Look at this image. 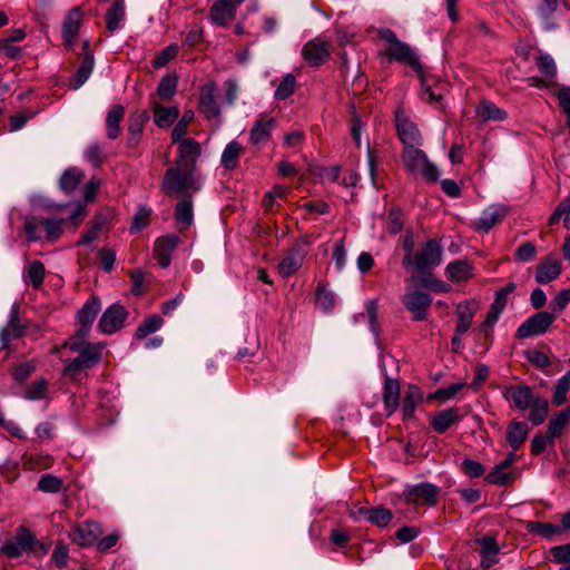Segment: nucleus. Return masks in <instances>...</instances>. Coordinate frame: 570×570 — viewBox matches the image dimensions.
Segmentation results:
<instances>
[{
    "mask_svg": "<svg viewBox=\"0 0 570 570\" xmlns=\"http://www.w3.org/2000/svg\"><path fill=\"white\" fill-rule=\"evenodd\" d=\"M104 347L105 345L101 343L94 344L85 338L78 337H73L65 342L61 348H68L71 352H77L78 356L65 366L63 375L75 380L82 371L96 366L100 362Z\"/></svg>",
    "mask_w": 570,
    "mask_h": 570,
    "instance_id": "nucleus-1",
    "label": "nucleus"
},
{
    "mask_svg": "<svg viewBox=\"0 0 570 570\" xmlns=\"http://www.w3.org/2000/svg\"><path fill=\"white\" fill-rule=\"evenodd\" d=\"M379 37L386 42L385 53L391 61L407 63L415 72L422 73L417 55L407 43L401 41L393 30L382 28L379 30Z\"/></svg>",
    "mask_w": 570,
    "mask_h": 570,
    "instance_id": "nucleus-2",
    "label": "nucleus"
},
{
    "mask_svg": "<svg viewBox=\"0 0 570 570\" xmlns=\"http://www.w3.org/2000/svg\"><path fill=\"white\" fill-rule=\"evenodd\" d=\"M194 171V169L175 164L174 167L168 168L165 173L163 189L168 195L199 190Z\"/></svg>",
    "mask_w": 570,
    "mask_h": 570,
    "instance_id": "nucleus-3",
    "label": "nucleus"
},
{
    "mask_svg": "<svg viewBox=\"0 0 570 570\" xmlns=\"http://www.w3.org/2000/svg\"><path fill=\"white\" fill-rule=\"evenodd\" d=\"M402 161L411 174L421 175L428 181L434 183L440 176L436 166L429 161L426 154L419 147L404 148Z\"/></svg>",
    "mask_w": 570,
    "mask_h": 570,
    "instance_id": "nucleus-4",
    "label": "nucleus"
},
{
    "mask_svg": "<svg viewBox=\"0 0 570 570\" xmlns=\"http://www.w3.org/2000/svg\"><path fill=\"white\" fill-rule=\"evenodd\" d=\"M443 248L439 239L432 238L419 248L412 258V265L420 272L439 266L442 262Z\"/></svg>",
    "mask_w": 570,
    "mask_h": 570,
    "instance_id": "nucleus-5",
    "label": "nucleus"
},
{
    "mask_svg": "<svg viewBox=\"0 0 570 570\" xmlns=\"http://www.w3.org/2000/svg\"><path fill=\"white\" fill-rule=\"evenodd\" d=\"M307 240H297L285 252L277 266L283 278H287L301 269L307 255Z\"/></svg>",
    "mask_w": 570,
    "mask_h": 570,
    "instance_id": "nucleus-6",
    "label": "nucleus"
},
{
    "mask_svg": "<svg viewBox=\"0 0 570 570\" xmlns=\"http://www.w3.org/2000/svg\"><path fill=\"white\" fill-rule=\"evenodd\" d=\"M36 543L35 534L28 528L21 525L13 538L6 540L0 553L8 558H19L24 552L32 551Z\"/></svg>",
    "mask_w": 570,
    "mask_h": 570,
    "instance_id": "nucleus-7",
    "label": "nucleus"
},
{
    "mask_svg": "<svg viewBox=\"0 0 570 570\" xmlns=\"http://www.w3.org/2000/svg\"><path fill=\"white\" fill-rule=\"evenodd\" d=\"M556 321V315L550 312H538L524 321L517 330L515 337L523 340L543 335Z\"/></svg>",
    "mask_w": 570,
    "mask_h": 570,
    "instance_id": "nucleus-8",
    "label": "nucleus"
},
{
    "mask_svg": "<svg viewBox=\"0 0 570 570\" xmlns=\"http://www.w3.org/2000/svg\"><path fill=\"white\" fill-rule=\"evenodd\" d=\"M395 126L404 148L420 147L422 145L423 139L417 126L410 119L402 107H399L395 111Z\"/></svg>",
    "mask_w": 570,
    "mask_h": 570,
    "instance_id": "nucleus-9",
    "label": "nucleus"
},
{
    "mask_svg": "<svg viewBox=\"0 0 570 570\" xmlns=\"http://www.w3.org/2000/svg\"><path fill=\"white\" fill-rule=\"evenodd\" d=\"M403 499L406 503L414 505H435L438 503L439 489L428 482L407 487L403 491Z\"/></svg>",
    "mask_w": 570,
    "mask_h": 570,
    "instance_id": "nucleus-10",
    "label": "nucleus"
},
{
    "mask_svg": "<svg viewBox=\"0 0 570 570\" xmlns=\"http://www.w3.org/2000/svg\"><path fill=\"white\" fill-rule=\"evenodd\" d=\"M302 56L309 66H321L331 56L330 42L321 37L314 38L304 45Z\"/></svg>",
    "mask_w": 570,
    "mask_h": 570,
    "instance_id": "nucleus-11",
    "label": "nucleus"
},
{
    "mask_svg": "<svg viewBox=\"0 0 570 570\" xmlns=\"http://www.w3.org/2000/svg\"><path fill=\"white\" fill-rule=\"evenodd\" d=\"M127 317L128 312L122 305L112 304L102 313L98 327L104 334H114L122 328Z\"/></svg>",
    "mask_w": 570,
    "mask_h": 570,
    "instance_id": "nucleus-12",
    "label": "nucleus"
},
{
    "mask_svg": "<svg viewBox=\"0 0 570 570\" xmlns=\"http://www.w3.org/2000/svg\"><path fill=\"white\" fill-rule=\"evenodd\" d=\"M102 534L101 525L95 521H85L72 527L69 538L80 547H90Z\"/></svg>",
    "mask_w": 570,
    "mask_h": 570,
    "instance_id": "nucleus-13",
    "label": "nucleus"
},
{
    "mask_svg": "<svg viewBox=\"0 0 570 570\" xmlns=\"http://www.w3.org/2000/svg\"><path fill=\"white\" fill-rule=\"evenodd\" d=\"M350 517L355 521H360V520L364 519L379 528H385L392 521L393 513L391 510H389L384 507H376V508L361 507V508H356V509H351Z\"/></svg>",
    "mask_w": 570,
    "mask_h": 570,
    "instance_id": "nucleus-14",
    "label": "nucleus"
},
{
    "mask_svg": "<svg viewBox=\"0 0 570 570\" xmlns=\"http://www.w3.org/2000/svg\"><path fill=\"white\" fill-rule=\"evenodd\" d=\"M402 302L406 309L412 313L414 321H423L426 318L432 297L423 292L407 291Z\"/></svg>",
    "mask_w": 570,
    "mask_h": 570,
    "instance_id": "nucleus-15",
    "label": "nucleus"
},
{
    "mask_svg": "<svg viewBox=\"0 0 570 570\" xmlns=\"http://www.w3.org/2000/svg\"><path fill=\"white\" fill-rule=\"evenodd\" d=\"M100 307L101 304L99 298L96 296H91L78 311L77 318L80 326L77 330L76 337L86 338L88 336V333L100 311Z\"/></svg>",
    "mask_w": 570,
    "mask_h": 570,
    "instance_id": "nucleus-16",
    "label": "nucleus"
},
{
    "mask_svg": "<svg viewBox=\"0 0 570 570\" xmlns=\"http://www.w3.org/2000/svg\"><path fill=\"white\" fill-rule=\"evenodd\" d=\"M217 87L209 81L200 88L199 110L207 119H215L220 116V108L216 99Z\"/></svg>",
    "mask_w": 570,
    "mask_h": 570,
    "instance_id": "nucleus-17",
    "label": "nucleus"
},
{
    "mask_svg": "<svg viewBox=\"0 0 570 570\" xmlns=\"http://www.w3.org/2000/svg\"><path fill=\"white\" fill-rule=\"evenodd\" d=\"M509 209L504 205H491L485 208L480 218L473 222L472 226L476 232L488 233L493 226L503 220Z\"/></svg>",
    "mask_w": 570,
    "mask_h": 570,
    "instance_id": "nucleus-18",
    "label": "nucleus"
},
{
    "mask_svg": "<svg viewBox=\"0 0 570 570\" xmlns=\"http://www.w3.org/2000/svg\"><path fill=\"white\" fill-rule=\"evenodd\" d=\"M176 164L195 170L196 161L200 156V144L193 138H185L179 141Z\"/></svg>",
    "mask_w": 570,
    "mask_h": 570,
    "instance_id": "nucleus-19",
    "label": "nucleus"
},
{
    "mask_svg": "<svg viewBox=\"0 0 570 570\" xmlns=\"http://www.w3.org/2000/svg\"><path fill=\"white\" fill-rule=\"evenodd\" d=\"M26 327L19 317V312L13 307L10 312V320L0 333L1 348H8L13 340H18L24 335Z\"/></svg>",
    "mask_w": 570,
    "mask_h": 570,
    "instance_id": "nucleus-20",
    "label": "nucleus"
},
{
    "mask_svg": "<svg viewBox=\"0 0 570 570\" xmlns=\"http://www.w3.org/2000/svg\"><path fill=\"white\" fill-rule=\"evenodd\" d=\"M275 125L276 121L273 117H261L257 119L249 131L250 142L255 146L267 142Z\"/></svg>",
    "mask_w": 570,
    "mask_h": 570,
    "instance_id": "nucleus-21",
    "label": "nucleus"
},
{
    "mask_svg": "<svg viewBox=\"0 0 570 570\" xmlns=\"http://www.w3.org/2000/svg\"><path fill=\"white\" fill-rule=\"evenodd\" d=\"M81 22H82V13H81L80 8H78V7L72 8L68 12V14L65 19V22H63V27H62L63 41L68 48H71L73 46V42L79 32Z\"/></svg>",
    "mask_w": 570,
    "mask_h": 570,
    "instance_id": "nucleus-22",
    "label": "nucleus"
},
{
    "mask_svg": "<svg viewBox=\"0 0 570 570\" xmlns=\"http://www.w3.org/2000/svg\"><path fill=\"white\" fill-rule=\"evenodd\" d=\"M178 237L176 235H167L159 237L155 243V255L158 264L166 268L170 264L171 254L178 245Z\"/></svg>",
    "mask_w": 570,
    "mask_h": 570,
    "instance_id": "nucleus-23",
    "label": "nucleus"
},
{
    "mask_svg": "<svg viewBox=\"0 0 570 570\" xmlns=\"http://www.w3.org/2000/svg\"><path fill=\"white\" fill-rule=\"evenodd\" d=\"M479 309V304L474 299L465 301L456 306V333L465 334L471 327L472 320Z\"/></svg>",
    "mask_w": 570,
    "mask_h": 570,
    "instance_id": "nucleus-24",
    "label": "nucleus"
},
{
    "mask_svg": "<svg viewBox=\"0 0 570 570\" xmlns=\"http://www.w3.org/2000/svg\"><path fill=\"white\" fill-rule=\"evenodd\" d=\"M400 382L391 377L385 379L383 389V403L386 416H391L400 406Z\"/></svg>",
    "mask_w": 570,
    "mask_h": 570,
    "instance_id": "nucleus-25",
    "label": "nucleus"
},
{
    "mask_svg": "<svg viewBox=\"0 0 570 570\" xmlns=\"http://www.w3.org/2000/svg\"><path fill=\"white\" fill-rule=\"evenodd\" d=\"M462 417L463 415L460 413L459 409L450 407L435 413L431 420V425L435 432L444 433Z\"/></svg>",
    "mask_w": 570,
    "mask_h": 570,
    "instance_id": "nucleus-26",
    "label": "nucleus"
},
{
    "mask_svg": "<svg viewBox=\"0 0 570 570\" xmlns=\"http://www.w3.org/2000/svg\"><path fill=\"white\" fill-rule=\"evenodd\" d=\"M154 112V122L160 128H167L174 124L179 116V109L175 106L164 107L156 100H150Z\"/></svg>",
    "mask_w": 570,
    "mask_h": 570,
    "instance_id": "nucleus-27",
    "label": "nucleus"
},
{
    "mask_svg": "<svg viewBox=\"0 0 570 570\" xmlns=\"http://www.w3.org/2000/svg\"><path fill=\"white\" fill-rule=\"evenodd\" d=\"M148 119L149 117L146 111H136L130 116L127 140L129 147L134 148L139 144L145 124L148 121Z\"/></svg>",
    "mask_w": 570,
    "mask_h": 570,
    "instance_id": "nucleus-28",
    "label": "nucleus"
},
{
    "mask_svg": "<svg viewBox=\"0 0 570 570\" xmlns=\"http://www.w3.org/2000/svg\"><path fill=\"white\" fill-rule=\"evenodd\" d=\"M110 217L111 213L109 210L97 213L90 223V228L81 235L77 245H88L97 239L100 230L109 222Z\"/></svg>",
    "mask_w": 570,
    "mask_h": 570,
    "instance_id": "nucleus-29",
    "label": "nucleus"
},
{
    "mask_svg": "<svg viewBox=\"0 0 570 570\" xmlns=\"http://www.w3.org/2000/svg\"><path fill=\"white\" fill-rule=\"evenodd\" d=\"M83 48L86 50V53L81 61L80 67L78 68L77 72L73 77V81H72L73 89L80 88L88 80V78L90 77V75L92 72L94 65H95L94 53L91 51H89V49H88L89 48L88 40H86L83 42Z\"/></svg>",
    "mask_w": 570,
    "mask_h": 570,
    "instance_id": "nucleus-30",
    "label": "nucleus"
},
{
    "mask_svg": "<svg viewBox=\"0 0 570 570\" xmlns=\"http://www.w3.org/2000/svg\"><path fill=\"white\" fill-rule=\"evenodd\" d=\"M507 397L520 410H527L535 400L533 399L532 390L528 385H514L509 387Z\"/></svg>",
    "mask_w": 570,
    "mask_h": 570,
    "instance_id": "nucleus-31",
    "label": "nucleus"
},
{
    "mask_svg": "<svg viewBox=\"0 0 570 570\" xmlns=\"http://www.w3.org/2000/svg\"><path fill=\"white\" fill-rule=\"evenodd\" d=\"M125 116V108L121 105H115L107 114L106 135L109 139L119 137L121 129L120 124Z\"/></svg>",
    "mask_w": 570,
    "mask_h": 570,
    "instance_id": "nucleus-32",
    "label": "nucleus"
},
{
    "mask_svg": "<svg viewBox=\"0 0 570 570\" xmlns=\"http://www.w3.org/2000/svg\"><path fill=\"white\" fill-rule=\"evenodd\" d=\"M505 306L507 297H504L503 294H499L497 292L494 301L491 304L490 309L487 313L485 320L481 325V330L484 332L485 335H488L489 330L492 328L493 325L497 323L501 313L504 311Z\"/></svg>",
    "mask_w": 570,
    "mask_h": 570,
    "instance_id": "nucleus-33",
    "label": "nucleus"
},
{
    "mask_svg": "<svg viewBox=\"0 0 570 570\" xmlns=\"http://www.w3.org/2000/svg\"><path fill=\"white\" fill-rule=\"evenodd\" d=\"M560 274V262L558 259H547L538 265L535 281L540 284H547L556 279Z\"/></svg>",
    "mask_w": 570,
    "mask_h": 570,
    "instance_id": "nucleus-34",
    "label": "nucleus"
},
{
    "mask_svg": "<svg viewBox=\"0 0 570 570\" xmlns=\"http://www.w3.org/2000/svg\"><path fill=\"white\" fill-rule=\"evenodd\" d=\"M423 394L421 389L414 384H410L405 391L402 404V412L404 419H412L416 406L422 402Z\"/></svg>",
    "mask_w": 570,
    "mask_h": 570,
    "instance_id": "nucleus-35",
    "label": "nucleus"
},
{
    "mask_svg": "<svg viewBox=\"0 0 570 570\" xmlns=\"http://www.w3.org/2000/svg\"><path fill=\"white\" fill-rule=\"evenodd\" d=\"M210 18L218 26H227L236 14V10L227 4L224 0H217L210 8Z\"/></svg>",
    "mask_w": 570,
    "mask_h": 570,
    "instance_id": "nucleus-36",
    "label": "nucleus"
},
{
    "mask_svg": "<svg viewBox=\"0 0 570 570\" xmlns=\"http://www.w3.org/2000/svg\"><path fill=\"white\" fill-rule=\"evenodd\" d=\"M528 433L527 423L512 421L507 429V442L513 450H518L527 440Z\"/></svg>",
    "mask_w": 570,
    "mask_h": 570,
    "instance_id": "nucleus-37",
    "label": "nucleus"
},
{
    "mask_svg": "<svg viewBox=\"0 0 570 570\" xmlns=\"http://www.w3.org/2000/svg\"><path fill=\"white\" fill-rule=\"evenodd\" d=\"M106 27L109 32L119 29L125 19V0H115L106 12Z\"/></svg>",
    "mask_w": 570,
    "mask_h": 570,
    "instance_id": "nucleus-38",
    "label": "nucleus"
},
{
    "mask_svg": "<svg viewBox=\"0 0 570 570\" xmlns=\"http://www.w3.org/2000/svg\"><path fill=\"white\" fill-rule=\"evenodd\" d=\"M176 224L180 229L188 228L194 219L193 202L190 197L181 199L175 209Z\"/></svg>",
    "mask_w": 570,
    "mask_h": 570,
    "instance_id": "nucleus-39",
    "label": "nucleus"
},
{
    "mask_svg": "<svg viewBox=\"0 0 570 570\" xmlns=\"http://www.w3.org/2000/svg\"><path fill=\"white\" fill-rule=\"evenodd\" d=\"M244 151L243 146L238 141H230L222 154V166L228 170H233L238 165V158Z\"/></svg>",
    "mask_w": 570,
    "mask_h": 570,
    "instance_id": "nucleus-40",
    "label": "nucleus"
},
{
    "mask_svg": "<svg viewBox=\"0 0 570 570\" xmlns=\"http://www.w3.org/2000/svg\"><path fill=\"white\" fill-rule=\"evenodd\" d=\"M476 115L483 120H504L507 118V112L503 109L497 107L490 100H483L476 108Z\"/></svg>",
    "mask_w": 570,
    "mask_h": 570,
    "instance_id": "nucleus-41",
    "label": "nucleus"
},
{
    "mask_svg": "<svg viewBox=\"0 0 570 570\" xmlns=\"http://www.w3.org/2000/svg\"><path fill=\"white\" fill-rule=\"evenodd\" d=\"M517 479V473L513 471H508L499 465H495L494 469L487 474L485 481L489 484L505 487L512 484Z\"/></svg>",
    "mask_w": 570,
    "mask_h": 570,
    "instance_id": "nucleus-42",
    "label": "nucleus"
},
{
    "mask_svg": "<svg viewBox=\"0 0 570 570\" xmlns=\"http://www.w3.org/2000/svg\"><path fill=\"white\" fill-rule=\"evenodd\" d=\"M570 421V405L558 412L549 422L548 436L551 439L558 438L562 434L563 429Z\"/></svg>",
    "mask_w": 570,
    "mask_h": 570,
    "instance_id": "nucleus-43",
    "label": "nucleus"
},
{
    "mask_svg": "<svg viewBox=\"0 0 570 570\" xmlns=\"http://www.w3.org/2000/svg\"><path fill=\"white\" fill-rule=\"evenodd\" d=\"M472 266L466 261H454L446 266L449 278L455 282H463L472 276Z\"/></svg>",
    "mask_w": 570,
    "mask_h": 570,
    "instance_id": "nucleus-44",
    "label": "nucleus"
},
{
    "mask_svg": "<svg viewBox=\"0 0 570 570\" xmlns=\"http://www.w3.org/2000/svg\"><path fill=\"white\" fill-rule=\"evenodd\" d=\"M525 530L530 533L540 534L546 539H551L552 537L562 533L559 525L538 521H527Z\"/></svg>",
    "mask_w": 570,
    "mask_h": 570,
    "instance_id": "nucleus-45",
    "label": "nucleus"
},
{
    "mask_svg": "<svg viewBox=\"0 0 570 570\" xmlns=\"http://www.w3.org/2000/svg\"><path fill=\"white\" fill-rule=\"evenodd\" d=\"M178 77L175 73L161 78L157 87V95L165 101L171 100L177 91Z\"/></svg>",
    "mask_w": 570,
    "mask_h": 570,
    "instance_id": "nucleus-46",
    "label": "nucleus"
},
{
    "mask_svg": "<svg viewBox=\"0 0 570 570\" xmlns=\"http://www.w3.org/2000/svg\"><path fill=\"white\" fill-rule=\"evenodd\" d=\"M83 178V173L77 168L65 170L60 178V188L66 193L73 191Z\"/></svg>",
    "mask_w": 570,
    "mask_h": 570,
    "instance_id": "nucleus-47",
    "label": "nucleus"
},
{
    "mask_svg": "<svg viewBox=\"0 0 570 570\" xmlns=\"http://www.w3.org/2000/svg\"><path fill=\"white\" fill-rule=\"evenodd\" d=\"M164 324L163 318L159 315H149L145 318V321L137 327L136 337L138 340H142L147 337L149 334L158 331Z\"/></svg>",
    "mask_w": 570,
    "mask_h": 570,
    "instance_id": "nucleus-48",
    "label": "nucleus"
},
{
    "mask_svg": "<svg viewBox=\"0 0 570 570\" xmlns=\"http://www.w3.org/2000/svg\"><path fill=\"white\" fill-rule=\"evenodd\" d=\"M530 407V414L529 420L533 423V425H540L544 422L548 412H549V404L548 401L544 399H535Z\"/></svg>",
    "mask_w": 570,
    "mask_h": 570,
    "instance_id": "nucleus-49",
    "label": "nucleus"
},
{
    "mask_svg": "<svg viewBox=\"0 0 570 570\" xmlns=\"http://www.w3.org/2000/svg\"><path fill=\"white\" fill-rule=\"evenodd\" d=\"M48 394V381L43 377L38 379L24 391V397L31 401L46 399Z\"/></svg>",
    "mask_w": 570,
    "mask_h": 570,
    "instance_id": "nucleus-50",
    "label": "nucleus"
},
{
    "mask_svg": "<svg viewBox=\"0 0 570 570\" xmlns=\"http://www.w3.org/2000/svg\"><path fill=\"white\" fill-rule=\"evenodd\" d=\"M194 119V111L193 110H185L183 114V117L179 119V121L176 124L171 131V139L173 141H179L181 139H185V135L187 132L189 124Z\"/></svg>",
    "mask_w": 570,
    "mask_h": 570,
    "instance_id": "nucleus-51",
    "label": "nucleus"
},
{
    "mask_svg": "<svg viewBox=\"0 0 570 570\" xmlns=\"http://www.w3.org/2000/svg\"><path fill=\"white\" fill-rule=\"evenodd\" d=\"M38 489L46 493H58L62 489V480L52 474L41 475Z\"/></svg>",
    "mask_w": 570,
    "mask_h": 570,
    "instance_id": "nucleus-52",
    "label": "nucleus"
},
{
    "mask_svg": "<svg viewBox=\"0 0 570 570\" xmlns=\"http://www.w3.org/2000/svg\"><path fill=\"white\" fill-rule=\"evenodd\" d=\"M179 48L176 43H171L163 49L151 61L154 68L165 67L170 60L178 55Z\"/></svg>",
    "mask_w": 570,
    "mask_h": 570,
    "instance_id": "nucleus-53",
    "label": "nucleus"
},
{
    "mask_svg": "<svg viewBox=\"0 0 570 570\" xmlns=\"http://www.w3.org/2000/svg\"><path fill=\"white\" fill-rule=\"evenodd\" d=\"M316 305L324 312L332 311L335 305L334 294L326 289L325 286L318 285L316 291Z\"/></svg>",
    "mask_w": 570,
    "mask_h": 570,
    "instance_id": "nucleus-54",
    "label": "nucleus"
},
{
    "mask_svg": "<svg viewBox=\"0 0 570 570\" xmlns=\"http://www.w3.org/2000/svg\"><path fill=\"white\" fill-rule=\"evenodd\" d=\"M296 86V79L292 73H287L278 87L275 90V98L278 100L287 99L289 96L293 95L294 89Z\"/></svg>",
    "mask_w": 570,
    "mask_h": 570,
    "instance_id": "nucleus-55",
    "label": "nucleus"
},
{
    "mask_svg": "<svg viewBox=\"0 0 570 570\" xmlns=\"http://www.w3.org/2000/svg\"><path fill=\"white\" fill-rule=\"evenodd\" d=\"M570 391V376L563 375L560 377L554 386L552 402L556 405H561L567 400V394Z\"/></svg>",
    "mask_w": 570,
    "mask_h": 570,
    "instance_id": "nucleus-56",
    "label": "nucleus"
},
{
    "mask_svg": "<svg viewBox=\"0 0 570 570\" xmlns=\"http://www.w3.org/2000/svg\"><path fill=\"white\" fill-rule=\"evenodd\" d=\"M46 268L40 261H33L28 267V278L35 288H39L45 279Z\"/></svg>",
    "mask_w": 570,
    "mask_h": 570,
    "instance_id": "nucleus-57",
    "label": "nucleus"
},
{
    "mask_svg": "<svg viewBox=\"0 0 570 570\" xmlns=\"http://www.w3.org/2000/svg\"><path fill=\"white\" fill-rule=\"evenodd\" d=\"M36 367H37L36 361L22 362L13 368V371H12L13 379L17 382H23L36 371Z\"/></svg>",
    "mask_w": 570,
    "mask_h": 570,
    "instance_id": "nucleus-58",
    "label": "nucleus"
},
{
    "mask_svg": "<svg viewBox=\"0 0 570 570\" xmlns=\"http://www.w3.org/2000/svg\"><path fill=\"white\" fill-rule=\"evenodd\" d=\"M40 227H42V218L35 216L26 218L23 229L28 236L29 242H36L40 239V235L37 233L38 228Z\"/></svg>",
    "mask_w": 570,
    "mask_h": 570,
    "instance_id": "nucleus-59",
    "label": "nucleus"
},
{
    "mask_svg": "<svg viewBox=\"0 0 570 570\" xmlns=\"http://www.w3.org/2000/svg\"><path fill=\"white\" fill-rule=\"evenodd\" d=\"M475 542L480 547L482 556H497L499 553V547L493 537L485 535L476 539Z\"/></svg>",
    "mask_w": 570,
    "mask_h": 570,
    "instance_id": "nucleus-60",
    "label": "nucleus"
},
{
    "mask_svg": "<svg viewBox=\"0 0 570 570\" xmlns=\"http://www.w3.org/2000/svg\"><path fill=\"white\" fill-rule=\"evenodd\" d=\"M570 302V288L563 289L557 294V296L550 302L551 313L556 316L567 307Z\"/></svg>",
    "mask_w": 570,
    "mask_h": 570,
    "instance_id": "nucleus-61",
    "label": "nucleus"
},
{
    "mask_svg": "<svg viewBox=\"0 0 570 570\" xmlns=\"http://www.w3.org/2000/svg\"><path fill=\"white\" fill-rule=\"evenodd\" d=\"M537 66L539 70L547 77H554L557 73V66L552 57L548 55H541L537 59Z\"/></svg>",
    "mask_w": 570,
    "mask_h": 570,
    "instance_id": "nucleus-62",
    "label": "nucleus"
},
{
    "mask_svg": "<svg viewBox=\"0 0 570 570\" xmlns=\"http://www.w3.org/2000/svg\"><path fill=\"white\" fill-rule=\"evenodd\" d=\"M537 248L531 242L521 244L514 254L518 262H530L535 257Z\"/></svg>",
    "mask_w": 570,
    "mask_h": 570,
    "instance_id": "nucleus-63",
    "label": "nucleus"
},
{
    "mask_svg": "<svg viewBox=\"0 0 570 570\" xmlns=\"http://www.w3.org/2000/svg\"><path fill=\"white\" fill-rule=\"evenodd\" d=\"M550 553L556 563H570V543L551 548Z\"/></svg>",
    "mask_w": 570,
    "mask_h": 570,
    "instance_id": "nucleus-64",
    "label": "nucleus"
}]
</instances>
